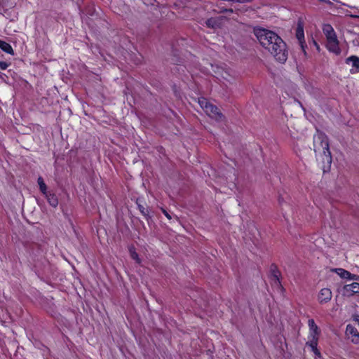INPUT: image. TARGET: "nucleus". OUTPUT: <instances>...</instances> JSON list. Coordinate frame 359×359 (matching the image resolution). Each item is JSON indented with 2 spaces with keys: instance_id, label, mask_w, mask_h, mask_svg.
Listing matches in <instances>:
<instances>
[{
  "instance_id": "dca6fc26",
  "label": "nucleus",
  "mask_w": 359,
  "mask_h": 359,
  "mask_svg": "<svg viewBox=\"0 0 359 359\" xmlns=\"http://www.w3.org/2000/svg\"><path fill=\"white\" fill-rule=\"evenodd\" d=\"M137 203V205H138V209L140 211V212L144 215V216H147L148 214H149V211L147 210V208H144L142 205Z\"/></svg>"
},
{
  "instance_id": "1a4fd4ad",
  "label": "nucleus",
  "mask_w": 359,
  "mask_h": 359,
  "mask_svg": "<svg viewBox=\"0 0 359 359\" xmlns=\"http://www.w3.org/2000/svg\"><path fill=\"white\" fill-rule=\"evenodd\" d=\"M346 63L351 66L352 68L350 69L351 74L359 72V57L351 55L346 59Z\"/></svg>"
},
{
  "instance_id": "f3484780",
  "label": "nucleus",
  "mask_w": 359,
  "mask_h": 359,
  "mask_svg": "<svg viewBox=\"0 0 359 359\" xmlns=\"http://www.w3.org/2000/svg\"><path fill=\"white\" fill-rule=\"evenodd\" d=\"M206 24L208 27L214 28L216 25L215 20L212 18L207 20Z\"/></svg>"
},
{
  "instance_id": "f257e3e1",
  "label": "nucleus",
  "mask_w": 359,
  "mask_h": 359,
  "mask_svg": "<svg viewBox=\"0 0 359 359\" xmlns=\"http://www.w3.org/2000/svg\"><path fill=\"white\" fill-rule=\"evenodd\" d=\"M255 34L265 49L280 63H284L287 59V50L285 43L275 32L263 29L258 28L255 29Z\"/></svg>"
},
{
  "instance_id": "2eb2a0df",
  "label": "nucleus",
  "mask_w": 359,
  "mask_h": 359,
  "mask_svg": "<svg viewBox=\"0 0 359 359\" xmlns=\"http://www.w3.org/2000/svg\"><path fill=\"white\" fill-rule=\"evenodd\" d=\"M129 252L130 257L133 259H134L137 264L141 263V259H140L137 253L136 252L134 247H130L129 248Z\"/></svg>"
},
{
  "instance_id": "6e6552de",
  "label": "nucleus",
  "mask_w": 359,
  "mask_h": 359,
  "mask_svg": "<svg viewBox=\"0 0 359 359\" xmlns=\"http://www.w3.org/2000/svg\"><path fill=\"white\" fill-rule=\"evenodd\" d=\"M332 293L329 288H323L318 293V300L320 304H326L332 299Z\"/></svg>"
},
{
  "instance_id": "f03ea898",
  "label": "nucleus",
  "mask_w": 359,
  "mask_h": 359,
  "mask_svg": "<svg viewBox=\"0 0 359 359\" xmlns=\"http://www.w3.org/2000/svg\"><path fill=\"white\" fill-rule=\"evenodd\" d=\"M313 149L316 156H320L327 165L332 163L331 153L329 149L327 137L322 133H317L313 137Z\"/></svg>"
},
{
  "instance_id": "9b49d317",
  "label": "nucleus",
  "mask_w": 359,
  "mask_h": 359,
  "mask_svg": "<svg viewBox=\"0 0 359 359\" xmlns=\"http://www.w3.org/2000/svg\"><path fill=\"white\" fill-rule=\"evenodd\" d=\"M335 272L341 278L348 279V280H355L358 278V276L351 274L349 271L344 269H336Z\"/></svg>"
},
{
  "instance_id": "7ed1b4c3",
  "label": "nucleus",
  "mask_w": 359,
  "mask_h": 359,
  "mask_svg": "<svg viewBox=\"0 0 359 359\" xmlns=\"http://www.w3.org/2000/svg\"><path fill=\"white\" fill-rule=\"evenodd\" d=\"M323 32L326 37L327 50L335 55H339L341 53L339 43L333 27L329 24L324 25Z\"/></svg>"
},
{
  "instance_id": "f8f14e48",
  "label": "nucleus",
  "mask_w": 359,
  "mask_h": 359,
  "mask_svg": "<svg viewBox=\"0 0 359 359\" xmlns=\"http://www.w3.org/2000/svg\"><path fill=\"white\" fill-rule=\"evenodd\" d=\"M44 196L50 206L56 208L58 205V198L55 194L48 192Z\"/></svg>"
},
{
  "instance_id": "6ab92c4d",
  "label": "nucleus",
  "mask_w": 359,
  "mask_h": 359,
  "mask_svg": "<svg viewBox=\"0 0 359 359\" xmlns=\"http://www.w3.org/2000/svg\"><path fill=\"white\" fill-rule=\"evenodd\" d=\"M162 212L168 219H171V215L165 210L162 209Z\"/></svg>"
},
{
  "instance_id": "ddd939ff",
  "label": "nucleus",
  "mask_w": 359,
  "mask_h": 359,
  "mask_svg": "<svg viewBox=\"0 0 359 359\" xmlns=\"http://www.w3.org/2000/svg\"><path fill=\"white\" fill-rule=\"evenodd\" d=\"M0 48L4 52L11 55L14 54L12 46L7 42L0 40Z\"/></svg>"
},
{
  "instance_id": "39448f33",
  "label": "nucleus",
  "mask_w": 359,
  "mask_h": 359,
  "mask_svg": "<svg viewBox=\"0 0 359 359\" xmlns=\"http://www.w3.org/2000/svg\"><path fill=\"white\" fill-rule=\"evenodd\" d=\"M198 104L205 113L210 118L221 121L223 120V116L219 109L209 102L207 99L201 97L198 99Z\"/></svg>"
},
{
  "instance_id": "0eeeda50",
  "label": "nucleus",
  "mask_w": 359,
  "mask_h": 359,
  "mask_svg": "<svg viewBox=\"0 0 359 359\" xmlns=\"http://www.w3.org/2000/svg\"><path fill=\"white\" fill-rule=\"evenodd\" d=\"M346 335L354 344L359 343V332L354 326L351 325L346 326Z\"/></svg>"
},
{
  "instance_id": "9d476101",
  "label": "nucleus",
  "mask_w": 359,
  "mask_h": 359,
  "mask_svg": "<svg viewBox=\"0 0 359 359\" xmlns=\"http://www.w3.org/2000/svg\"><path fill=\"white\" fill-rule=\"evenodd\" d=\"M296 37L299 41V43L301 46V48L302 51L304 52V55H306V45L304 40V33L303 27L299 25L296 30Z\"/></svg>"
},
{
  "instance_id": "423d86ee",
  "label": "nucleus",
  "mask_w": 359,
  "mask_h": 359,
  "mask_svg": "<svg viewBox=\"0 0 359 359\" xmlns=\"http://www.w3.org/2000/svg\"><path fill=\"white\" fill-rule=\"evenodd\" d=\"M342 293L345 296H352L359 293V283L356 282L345 285L342 288Z\"/></svg>"
},
{
  "instance_id": "4468645a",
  "label": "nucleus",
  "mask_w": 359,
  "mask_h": 359,
  "mask_svg": "<svg viewBox=\"0 0 359 359\" xmlns=\"http://www.w3.org/2000/svg\"><path fill=\"white\" fill-rule=\"evenodd\" d=\"M37 182H38V184L39 186V189H40V191H41V193L43 195L46 194L48 191H47L48 188H47L46 183L43 181V179L41 177H39L38 180H37Z\"/></svg>"
},
{
  "instance_id": "a211bd4d",
  "label": "nucleus",
  "mask_w": 359,
  "mask_h": 359,
  "mask_svg": "<svg viewBox=\"0 0 359 359\" xmlns=\"http://www.w3.org/2000/svg\"><path fill=\"white\" fill-rule=\"evenodd\" d=\"M9 65L10 64L6 62L0 61V69L2 70H5L8 67Z\"/></svg>"
},
{
  "instance_id": "20e7f679",
  "label": "nucleus",
  "mask_w": 359,
  "mask_h": 359,
  "mask_svg": "<svg viewBox=\"0 0 359 359\" xmlns=\"http://www.w3.org/2000/svg\"><path fill=\"white\" fill-rule=\"evenodd\" d=\"M308 326L309 327V341L306 344L311 348L312 351H313L315 354L319 355L320 352L317 349V346L320 330L313 319H309L308 320Z\"/></svg>"
}]
</instances>
